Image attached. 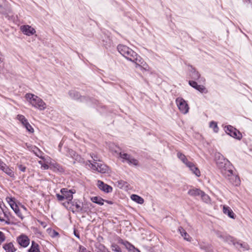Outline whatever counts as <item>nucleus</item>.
Instances as JSON below:
<instances>
[{
    "instance_id": "nucleus-34",
    "label": "nucleus",
    "mask_w": 252,
    "mask_h": 252,
    "mask_svg": "<svg viewBox=\"0 0 252 252\" xmlns=\"http://www.w3.org/2000/svg\"><path fill=\"white\" fill-rule=\"evenodd\" d=\"M124 245L126 246V249H127L130 252H132L135 249L134 246H133L128 242H126V243L124 244Z\"/></svg>"
},
{
    "instance_id": "nucleus-30",
    "label": "nucleus",
    "mask_w": 252,
    "mask_h": 252,
    "mask_svg": "<svg viewBox=\"0 0 252 252\" xmlns=\"http://www.w3.org/2000/svg\"><path fill=\"white\" fill-rule=\"evenodd\" d=\"M11 208L14 211L15 214L18 216L19 218L23 219L22 215L20 212L19 207L16 204V205H13V207H12Z\"/></svg>"
},
{
    "instance_id": "nucleus-27",
    "label": "nucleus",
    "mask_w": 252,
    "mask_h": 252,
    "mask_svg": "<svg viewBox=\"0 0 252 252\" xmlns=\"http://www.w3.org/2000/svg\"><path fill=\"white\" fill-rule=\"evenodd\" d=\"M200 77V74L195 68H192L191 70V78L194 80H198Z\"/></svg>"
},
{
    "instance_id": "nucleus-52",
    "label": "nucleus",
    "mask_w": 252,
    "mask_h": 252,
    "mask_svg": "<svg viewBox=\"0 0 252 252\" xmlns=\"http://www.w3.org/2000/svg\"><path fill=\"white\" fill-rule=\"evenodd\" d=\"M86 249L82 246H79V252H86Z\"/></svg>"
},
{
    "instance_id": "nucleus-2",
    "label": "nucleus",
    "mask_w": 252,
    "mask_h": 252,
    "mask_svg": "<svg viewBox=\"0 0 252 252\" xmlns=\"http://www.w3.org/2000/svg\"><path fill=\"white\" fill-rule=\"evenodd\" d=\"M25 98L33 107L39 110H43L46 108V104L43 100L32 94H26Z\"/></svg>"
},
{
    "instance_id": "nucleus-54",
    "label": "nucleus",
    "mask_w": 252,
    "mask_h": 252,
    "mask_svg": "<svg viewBox=\"0 0 252 252\" xmlns=\"http://www.w3.org/2000/svg\"><path fill=\"white\" fill-rule=\"evenodd\" d=\"M63 142L62 141H61V142L60 143V144L59 145V150L60 152H61V148L63 146Z\"/></svg>"
},
{
    "instance_id": "nucleus-24",
    "label": "nucleus",
    "mask_w": 252,
    "mask_h": 252,
    "mask_svg": "<svg viewBox=\"0 0 252 252\" xmlns=\"http://www.w3.org/2000/svg\"><path fill=\"white\" fill-rule=\"evenodd\" d=\"M131 199L132 200L136 202V203L140 204H142L144 202V200L143 198L136 194L131 195Z\"/></svg>"
},
{
    "instance_id": "nucleus-15",
    "label": "nucleus",
    "mask_w": 252,
    "mask_h": 252,
    "mask_svg": "<svg viewBox=\"0 0 252 252\" xmlns=\"http://www.w3.org/2000/svg\"><path fill=\"white\" fill-rule=\"evenodd\" d=\"M229 180V182L233 185L235 186H239L240 184V180L236 175H235L232 173V175H230L229 177H226Z\"/></svg>"
},
{
    "instance_id": "nucleus-39",
    "label": "nucleus",
    "mask_w": 252,
    "mask_h": 252,
    "mask_svg": "<svg viewBox=\"0 0 252 252\" xmlns=\"http://www.w3.org/2000/svg\"><path fill=\"white\" fill-rule=\"evenodd\" d=\"M71 158L74 159L76 161H80L81 160V157L78 155L75 152L71 157Z\"/></svg>"
},
{
    "instance_id": "nucleus-13",
    "label": "nucleus",
    "mask_w": 252,
    "mask_h": 252,
    "mask_svg": "<svg viewBox=\"0 0 252 252\" xmlns=\"http://www.w3.org/2000/svg\"><path fill=\"white\" fill-rule=\"evenodd\" d=\"M0 169L9 177L11 178L15 177L14 172L12 170V168H10L4 162L0 166Z\"/></svg>"
},
{
    "instance_id": "nucleus-45",
    "label": "nucleus",
    "mask_w": 252,
    "mask_h": 252,
    "mask_svg": "<svg viewBox=\"0 0 252 252\" xmlns=\"http://www.w3.org/2000/svg\"><path fill=\"white\" fill-rule=\"evenodd\" d=\"M189 84L190 86L194 89H196L198 86V84L194 81H189Z\"/></svg>"
},
{
    "instance_id": "nucleus-8",
    "label": "nucleus",
    "mask_w": 252,
    "mask_h": 252,
    "mask_svg": "<svg viewBox=\"0 0 252 252\" xmlns=\"http://www.w3.org/2000/svg\"><path fill=\"white\" fill-rule=\"evenodd\" d=\"M215 158L218 167H222L224 163L229 164L230 162L220 153H216L215 155Z\"/></svg>"
},
{
    "instance_id": "nucleus-28",
    "label": "nucleus",
    "mask_w": 252,
    "mask_h": 252,
    "mask_svg": "<svg viewBox=\"0 0 252 252\" xmlns=\"http://www.w3.org/2000/svg\"><path fill=\"white\" fill-rule=\"evenodd\" d=\"M73 206H75L76 208V211L78 212L83 211L82 204L81 202H73L72 203Z\"/></svg>"
},
{
    "instance_id": "nucleus-60",
    "label": "nucleus",
    "mask_w": 252,
    "mask_h": 252,
    "mask_svg": "<svg viewBox=\"0 0 252 252\" xmlns=\"http://www.w3.org/2000/svg\"><path fill=\"white\" fill-rule=\"evenodd\" d=\"M4 162L0 159V166Z\"/></svg>"
},
{
    "instance_id": "nucleus-10",
    "label": "nucleus",
    "mask_w": 252,
    "mask_h": 252,
    "mask_svg": "<svg viewBox=\"0 0 252 252\" xmlns=\"http://www.w3.org/2000/svg\"><path fill=\"white\" fill-rule=\"evenodd\" d=\"M17 241L21 246L24 248L27 247L30 244L29 238L28 236L23 234L17 237Z\"/></svg>"
},
{
    "instance_id": "nucleus-11",
    "label": "nucleus",
    "mask_w": 252,
    "mask_h": 252,
    "mask_svg": "<svg viewBox=\"0 0 252 252\" xmlns=\"http://www.w3.org/2000/svg\"><path fill=\"white\" fill-rule=\"evenodd\" d=\"M20 30L22 32L28 36H31L34 34L36 31L35 29L29 25H23L20 27Z\"/></svg>"
},
{
    "instance_id": "nucleus-31",
    "label": "nucleus",
    "mask_w": 252,
    "mask_h": 252,
    "mask_svg": "<svg viewBox=\"0 0 252 252\" xmlns=\"http://www.w3.org/2000/svg\"><path fill=\"white\" fill-rule=\"evenodd\" d=\"M11 10L9 8L5 9L3 6L0 5V13L4 15H8L10 13Z\"/></svg>"
},
{
    "instance_id": "nucleus-7",
    "label": "nucleus",
    "mask_w": 252,
    "mask_h": 252,
    "mask_svg": "<svg viewBox=\"0 0 252 252\" xmlns=\"http://www.w3.org/2000/svg\"><path fill=\"white\" fill-rule=\"evenodd\" d=\"M220 171L221 174L226 178L229 177L230 175H232V165L229 162V164L224 163L222 167H218Z\"/></svg>"
},
{
    "instance_id": "nucleus-25",
    "label": "nucleus",
    "mask_w": 252,
    "mask_h": 252,
    "mask_svg": "<svg viewBox=\"0 0 252 252\" xmlns=\"http://www.w3.org/2000/svg\"><path fill=\"white\" fill-rule=\"evenodd\" d=\"M224 242H227L229 244H232L235 246H236L237 242L235 239L229 235H226Z\"/></svg>"
},
{
    "instance_id": "nucleus-36",
    "label": "nucleus",
    "mask_w": 252,
    "mask_h": 252,
    "mask_svg": "<svg viewBox=\"0 0 252 252\" xmlns=\"http://www.w3.org/2000/svg\"><path fill=\"white\" fill-rule=\"evenodd\" d=\"M237 246H240V248H242L244 250H248L249 249V246L246 243L242 244V243H240L237 242V244H236V246H235V247L237 248V247H238Z\"/></svg>"
},
{
    "instance_id": "nucleus-14",
    "label": "nucleus",
    "mask_w": 252,
    "mask_h": 252,
    "mask_svg": "<svg viewBox=\"0 0 252 252\" xmlns=\"http://www.w3.org/2000/svg\"><path fill=\"white\" fill-rule=\"evenodd\" d=\"M68 94L69 97L73 99L79 100L80 99V101H82L85 99L84 97L81 96L79 92L75 90H71L68 92Z\"/></svg>"
},
{
    "instance_id": "nucleus-18",
    "label": "nucleus",
    "mask_w": 252,
    "mask_h": 252,
    "mask_svg": "<svg viewBox=\"0 0 252 252\" xmlns=\"http://www.w3.org/2000/svg\"><path fill=\"white\" fill-rule=\"evenodd\" d=\"M223 212L224 214L227 215L229 217L232 219L235 218V215L230 207L224 206L223 208Z\"/></svg>"
},
{
    "instance_id": "nucleus-37",
    "label": "nucleus",
    "mask_w": 252,
    "mask_h": 252,
    "mask_svg": "<svg viewBox=\"0 0 252 252\" xmlns=\"http://www.w3.org/2000/svg\"><path fill=\"white\" fill-rule=\"evenodd\" d=\"M24 127L27 129V130L29 132H30L31 133H33L34 132L33 128H32V126L29 124V122L28 123H27V124L24 126Z\"/></svg>"
},
{
    "instance_id": "nucleus-62",
    "label": "nucleus",
    "mask_w": 252,
    "mask_h": 252,
    "mask_svg": "<svg viewBox=\"0 0 252 252\" xmlns=\"http://www.w3.org/2000/svg\"><path fill=\"white\" fill-rule=\"evenodd\" d=\"M200 248H201V249H204V247L201 246V247H200Z\"/></svg>"
},
{
    "instance_id": "nucleus-48",
    "label": "nucleus",
    "mask_w": 252,
    "mask_h": 252,
    "mask_svg": "<svg viewBox=\"0 0 252 252\" xmlns=\"http://www.w3.org/2000/svg\"><path fill=\"white\" fill-rule=\"evenodd\" d=\"M18 167L19 169L21 171H22L23 172H26V166H23L22 164H18Z\"/></svg>"
},
{
    "instance_id": "nucleus-33",
    "label": "nucleus",
    "mask_w": 252,
    "mask_h": 252,
    "mask_svg": "<svg viewBox=\"0 0 252 252\" xmlns=\"http://www.w3.org/2000/svg\"><path fill=\"white\" fill-rule=\"evenodd\" d=\"M210 127L213 128L215 132H217L219 130V128L217 126V124L215 122H211L210 123Z\"/></svg>"
},
{
    "instance_id": "nucleus-21",
    "label": "nucleus",
    "mask_w": 252,
    "mask_h": 252,
    "mask_svg": "<svg viewBox=\"0 0 252 252\" xmlns=\"http://www.w3.org/2000/svg\"><path fill=\"white\" fill-rule=\"evenodd\" d=\"M91 200L99 205L102 206L104 204L105 200L99 196H93L91 198Z\"/></svg>"
},
{
    "instance_id": "nucleus-40",
    "label": "nucleus",
    "mask_w": 252,
    "mask_h": 252,
    "mask_svg": "<svg viewBox=\"0 0 252 252\" xmlns=\"http://www.w3.org/2000/svg\"><path fill=\"white\" fill-rule=\"evenodd\" d=\"M71 158L74 159L76 161H80L81 160V157L78 155L75 152L71 157Z\"/></svg>"
},
{
    "instance_id": "nucleus-9",
    "label": "nucleus",
    "mask_w": 252,
    "mask_h": 252,
    "mask_svg": "<svg viewBox=\"0 0 252 252\" xmlns=\"http://www.w3.org/2000/svg\"><path fill=\"white\" fill-rule=\"evenodd\" d=\"M96 185L98 189L105 193H110L113 190L111 186L104 183L103 181L97 180Z\"/></svg>"
},
{
    "instance_id": "nucleus-1",
    "label": "nucleus",
    "mask_w": 252,
    "mask_h": 252,
    "mask_svg": "<svg viewBox=\"0 0 252 252\" xmlns=\"http://www.w3.org/2000/svg\"><path fill=\"white\" fill-rule=\"evenodd\" d=\"M119 52L127 60L134 63L136 67H140L147 70V64L145 63L137 54L128 47L120 44L117 46Z\"/></svg>"
},
{
    "instance_id": "nucleus-43",
    "label": "nucleus",
    "mask_w": 252,
    "mask_h": 252,
    "mask_svg": "<svg viewBox=\"0 0 252 252\" xmlns=\"http://www.w3.org/2000/svg\"><path fill=\"white\" fill-rule=\"evenodd\" d=\"M216 234L218 238H220L224 241L226 235H223L222 234L220 231H216Z\"/></svg>"
},
{
    "instance_id": "nucleus-4",
    "label": "nucleus",
    "mask_w": 252,
    "mask_h": 252,
    "mask_svg": "<svg viewBox=\"0 0 252 252\" xmlns=\"http://www.w3.org/2000/svg\"><path fill=\"white\" fill-rule=\"evenodd\" d=\"M177 105L180 111L184 114L189 112V107L186 101L182 97H178L176 99Z\"/></svg>"
},
{
    "instance_id": "nucleus-17",
    "label": "nucleus",
    "mask_w": 252,
    "mask_h": 252,
    "mask_svg": "<svg viewBox=\"0 0 252 252\" xmlns=\"http://www.w3.org/2000/svg\"><path fill=\"white\" fill-rule=\"evenodd\" d=\"M203 191L198 189H189L188 193L189 195L191 196H200Z\"/></svg>"
},
{
    "instance_id": "nucleus-58",
    "label": "nucleus",
    "mask_w": 252,
    "mask_h": 252,
    "mask_svg": "<svg viewBox=\"0 0 252 252\" xmlns=\"http://www.w3.org/2000/svg\"><path fill=\"white\" fill-rule=\"evenodd\" d=\"M74 235L75 236L77 237L78 238H79L80 237H79V235L78 234H77L75 232V231H74Z\"/></svg>"
},
{
    "instance_id": "nucleus-35",
    "label": "nucleus",
    "mask_w": 252,
    "mask_h": 252,
    "mask_svg": "<svg viewBox=\"0 0 252 252\" xmlns=\"http://www.w3.org/2000/svg\"><path fill=\"white\" fill-rule=\"evenodd\" d=\"M195 89L198 90L199 92H200L201 93H206L207 92L205 87L203 85H198L197 87H196V88Z\"/></svg>"
},
{
    "instance_id": "nucleus-44",
    "label": "nucleus",
    "mask_w": 252,
    "mask_h": 252,
    "mask_svg": "<svg viewBox=\"0 0 252 252\" xmlns=\"http://www.w3.org/2000/svg\"><path fill=\"white\" fill-rule=\"evenodd\" d=\"M1 210V213L3 215V217L8 219L9 217V213L6 211V209H4L0 207Z\"/></svg>"
},
{
    "instance_id": "nucleus-56",
    "label": "nucleus",
    "mask_w": 252,
    "mask_h": 252,
    "mask_svg": "<svg viewBox=\"0 0 252 252\" xmlns=\"http://www.w3.org/2000/svg\"><path fill=\"white\" fill-rule=\"evenodd\" d=\"M104 202H106V203H107L108 204H113V202H112V201L105 200Z\"/></svg>"
},
{
    "instance_id": "nucleus-12",
    "label": "nucleus",
    "mask_w": 252,
    "mask_h": 252,
    "mask_svg": "<svg viewBox=\"0 0 252 252\" xmlns=\"http://www.w3.org/2000/svg\"><path fill=\"white\" fill-rule=\"evenodd\" d=\"M61 192L64 195V199L68 200L69 204L73 199V194L75 193V191H73L72 189L67 190L66 189L63 188L61 189Z\"/></svg>"
},
{
    "instance_id": "nucleus-16",
    "label": "nucleus",
    "mask_w": 252,
    "mask_h": 252,
    "mask_svg": "<svg viewBox=\"0 0 252 252\" xmlns=\"http://www.w3.org/2000/svg\"><path fill=\"white\" fill-rule=\"evenodd\" d=\"M188 167L190 170L196 176L199 177L200 175V172L199 170L195 166V165L191 162H188V164L186 165Z\"/></svg>"
},
{
    "instance_id": "nucleus-41",
    "label": "nucleus",
    "mask_w": 252,
    "mask_h": 252,
    "mask_svg": "<svg viewBox=\"0 0 252 252\" xmlns=\"http://www.w3.org/2000/svg\"><path fill=\"white\" fill-rule=\"evenodd\" d=\"M65 149L66 152V155L68 157H71L75 152V151H74L72 149H70L68 148H66Z\"/></svg>"
},
{
    "instance_id": "nucleus-51",
    "label": "nucleus",
    "mask_w": 252,
    "mask_h": 252,
    "mask_svg": "<svg viewBox=\"0 0 252 252\" xmlns=\"http://www.w3.org/2000/svg\"><path fill=\"white\" fill-rule=\"evenodd\" d=\"M2 215H3V214H2V213H1V211H0V221L5 222V223L9 224V222L8 221L5 220L3 219V217L2 216Z\"/></svg>"
},
{
    "instance_id": "nucleus-42",
    "label": "nucleus",
    "mask_w": 252,
    "mask_h": 252,
    "mask_svg": "<svg viewBox=\"0 0 252 252\" xmlns=\"http://www.w3.org/2000/svg\"><path fill=\"white\" fill-rule=\"evenodd\" d=\"M201 197L202 199L205 201H207L209 199V196L207 195L204 191H202Z\"/></svg>"
},
{
    "instance_id": "nucleus-19",
    "label": "nucleus",
    "mask_w": 252,
    "mask_h": 252,
    "mask_svg": "<svg viewBox=\"0 0 252 252\" xmlns=\"http://www.w3.org/2000/svg\"><path fill=\"white\" fill-rule=\"evenodd\" d=\"M178 231L182 236L184 237L185 240L188 241H191V238L189 237V235L187 233L186 230L182 227H179L178 228Z\"/></svg>"
},
{
    "instance_id": "nucleus-61",
    "label": "nucleus",
    "mask_w": 252,
    "mask_h": 252,
    "mask_svg": "<svg viewBox=\"0 0 252 252\" xmlns=\"http://www.w3.org/2000/svg\"><path fill=\"white\" fill-rule=\"evenodd\" d=\"M54 233H55V235H58V232H56V231H54Z\"/></svg>"
},
{
    "instance_id": "nucleus-26",
    "label": "nucleus",
    "mask_w": 252,
    "mask_h": 252,
    "mask_svg": "<svg viewBox=\"0 0 252 252\" xmlns=\"http://www.w3.org/2000/svg\"><path fill=\"white\" fill-rule=\"evenodd\" d=\"M177 156V157L186 165L188 164V162H189L188 161L186 156L182 153L178 152Z\"/></svg>"
},
{
    "instance_id": "nucleus-46",
    "label": "nucleus",
    "mask_w": 252,
    "mask_h": 252,
    "mask_svg": "<svg viewBox=\"0 0 252 252\" xmlns=\"http://www.w3.org/2000/svg\"><path fill=\"white\" fill-rule=\"evenodd\" d=\"M117 183H118V186L120 188H122L123 187L125 186V185L126 184V182L125 181H123V180H120V181H118L117 182Z\"/></svg>"
},
{
    "instance_id": "nucleus-20",
    "label": "nucleus",
    "mask_w": 252,
    "mask_h": 252,
    "mask_svg": "<svg viewBox=\"0 0 252 252\" xmlns=\"http://www.w3.org/2000/svg\"><path fill=\"white\" fill-rule=\"evenodd\" d=\"M50 167L55 171L63 172V169L61 165L57 162H51Z\"/></svg>"
},
{
    "instance_id": "nucleus-57",
    "label": "nucleus",
    "mask_w": 252,
    "mask_h": 252,
    "mask_svg": "<svg viewBox=\"0 0 252 252\" xmlns=\"http://www.w3.org/2000/svg\"><path fill=\"white\" fill-rule=\"evenodd\" d=\"M132 252H140V251L138 249L135 248V249Z\"/></svg>"
},
{
    "instance_id": "nucleus-50",
    "label": "nucleus",
    "mask_w": 252,
    "mask_h": 252,
    "mask_svg": "<svg viewBox=\"0 0 252 252\" xmlns=\"http://www.w3.org/2000/svg\"><path fill=\"white\" fill-rule=\"evenodd\" d=\"M8 202L9 205L10 206L11 208L12 207H13V205H16L13 198H9V200L8 201Z\"/></svg>"
},
{
    "instance_id": "nucleus-59",
    "label": "nucleus",
    "mask_w": 252,
    "mask_h": 252,
    "mask_svg": "<svg viewBox=\"0 0 252 252\" xmlns=\"http://www.w3.org/2000/svg\"><path fill=\"white\" fill-rule=\"evenodd\" d=\"M43 167H44V169H48L49 167L48 165L47 164H45V165H44Z\"/></svg>"
},
{
    "instance_id": "nucleus-5",
    "label": "nucleus",
    "mask_w": 252,
    "mask_h": 252,
    "mask_svg": "<svg viewBox=\"0 0 252 252\" xmlns=\"http://www.w3.org/2000/svg\"><path fill=\"white\" fill-rule=\"evenodd\" d=\"M120 157L123 159V162H126L129 165L136 166L138 164V161L131 157L130 155L124 152H120Z\"/></svg>"
},
{
    "instance_id": "nucleus-29",
    "label": "nucleus",
    "mask_w": 252,
    "mask_h": 252,
    "mask_svg": "<svg viewBox=\"0 0 252 252\" xmlns=\"http://www.w3.org/2000/svg\"><path fill=\"white\" fill-rule=\"evenodd\" d=\"M17 119L24 126L28 123V120L22 115H18Z\"/></svg>"
},
{
    "instance_id": "nucleus-23",
    "label": "nucleus",
    "mask_w": 252,
    "mask_h": 252,
    "mask_svg": "<svg viewBox=\"0 0 252 252\" xmlns=\"http://www.w3.org/2000/svg\"><path fill=\"white\" fill-rule=\"evenodd\" d=\"M3 248L6 252H14L16 250L14 247L13 244L11 242L4 244L3 246Z\"/></svg>"
},
{
    "instance_id": "nucleus-3",
    "label": "nucleus",
    "mask_w": 252,
    "mask_h": 252,
    "mask_svg": "<svg viewBox=\"0 0 252 252\" xmlns=\"http://www.w3.org/2000/svg\"><path fill=\"white\" fill-rule=\"evenodd\" d=\"M88 162L90 163L89 166L93 170L101 173H105L108 172V167L104 163L95 162V164H93L91 160H88Z\"/></svg>"
},
{
    "instance_id": "nucleus-63",
    "label": "nucleus",
    "mask_w": 252,
    "mask_h": 252,
    "mask_svg": "<svg viewBox=\"0 0 252 252\" xmlns=\"http://www.w3.org/2000/svg\"><path fill=\"white\" fill-rule=\"evenodd\" d=\"M24 209H26V208L25 207H23Z\"/></svg>"
},
{
    "instance_id": "nucleus-55",
    "label": "nucleus",
    "mask_w": 252,
    "mask_h": 252,
    "mask_svg": "<svg viewBox=\"0 0 252 252\" xmlns=\"http://www.w3.org/2000/svg\"><path fill=\"white\" fill-rule=\"evenodd\" d=\"M39 223L44 227L45 228L46 227V224L44 222H43L42 221L38 220Z\"/></svg>"
},
{
    "instance_id": "nucleus-6",
    "label": "nucleus",
    "mask_w": 252,
    "mask_h": 252,
    "mask_svg": "<svg viewBox=\"0 0 252 252\" xmlns=\"http://www.w3.org/2000/svg\"><path fill=\"white\" fill-rule=\"evenodd\" d=\"M225 128L226 132L231 137L238 140L242 138V135L241 132L232 126H227L225 127Z\"/></svg>"
},
{
    "instance_id": "nucleus-47",
    "label": "nucleus",
    "mask_w": 252,
    "mask_h": 252,
    "mask_svg": "<svg viewBox=\"0 0 252 252\" xmlns=\"http://www.w3.org/2000/svg\"><path fill=\"white\" fill-rule=\"evenodd\" d=\"M56 196L59 201H63L64 199V196L63 194H60L57 193L56 194Z\"/></svg>"
},
{
    "instance_id": "nucleus-22",
    "label": "nucleus",
    "mask_w": 252,
    "mask_h": 252,
    "mask_svg": "<svg viewBox=\"0 0 252 252\" xmlns=\"http://www.w3.org/2000/svg\"><path fill=\"white\" fill-rule=\"evenodd\" d=\"M28 252H40L39 245L32 241L31 246L28 250Z\"/></svg>"
},
{
    "instance_id": "nucleus-49",
    "label": "nucleus",
    "mask_w": 252,
    "mask_h": 252,
    "mask_svg": "<svg viewBox=\"0 0 252 252\" xmlns=\"http://www.w3.org/2000/svg\"><path fill=\"white\" fill-rule=\"evenodd\" d=\"M5 237L3 232L0 231V244L5 240Z\"/></svg>"
},
{
    "instance_id": "nucleus-32",
    "label": "nucleus",
    "mask_w": 252,
    "mask_h": 252,
    "mask_svg": "<svg viewBox=\"0 0 252 252\" xmlns=\"http://www.w3.org/2000/svg\"><path fill=\"white\" fill-rule=\"evenodd\" d=\"M90 156L93 159V164H95V162H97V161H101L100 158L97 155L94 154V153H91L90 154Z\"/></svg>"
},
{
    "instance_id": "nucleus-53",
    "label": "nucleus",
    "mask_w": 252,
    "mask_h": 252,
    "mask_svg": "<svg viewBox=\"0 0 252 252\" xmlns=\"http://www.w3.org/2000/svg\"><path fill=\"white\" fill-rule=\"evenodd\" d=\"M37 150L38 151V153H35L36 155L38 157L40 158H41L43 159V158L40 155V154H41V151H40L38 149H37Z\"/></svg>"
},
{
    "instance_id": "nucleus-38",
    "label": "nucleus",
    "mask_w": 252,
    "mask_h": 252,
    "mask_svg": "<svg viewBox=\"0 0 252 252\" xmlns=\"http://www.w3.org/2000/svg\"><path fill=\"white\" fill-rule=\"evenodd\" d=\"M112 250L115 252H122L121 248L119 246L114 244L111 246Z\"/></svg>"
}]
</instances>
